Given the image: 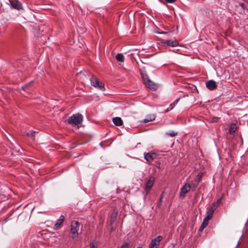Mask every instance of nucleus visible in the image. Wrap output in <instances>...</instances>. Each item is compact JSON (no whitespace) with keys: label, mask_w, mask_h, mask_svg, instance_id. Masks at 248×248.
Masks as SVG:
<instances>
[{"label":"nucleus","mask_w":248,"mask_h":248,"mask_svg":"<svg viewBox=\"0 0 248 248\" xmlns=\"http://www.w3.org/2000/svg\"><path fill=\"white\" fill-rule=\"evenodd\" d=\"M83 120V116L79 113L73 114L67 120L68 124L77 125L82 123Z\"/></svg>","instance_id":"obj_1"},{"label":"nucleus","mask_w":248,"mask_h":248,"mask_svg":"<svg viewBox=\"0 0 248 248\" xmlns=\"http://www.w3.org/2000/svg\"><path fill=\"white\" fill-rule=\"evenodd\" d=\"M79 226L80 224L77 221H73L71 222L70 232L72 234V238L73 240H76L78 236V231L79 229Z\"/></svg>","instance_id":"obj_2"},{"label":"nucleus","mask_w":248,"mask_h":248,"mask_svg":"<svg viewBox=\"0 0 248 248\" xmlns=\"http://www.w3.org/2000/svg\"><path fill=\"white\" fill-rule=\"evenodd\" d=\"M91 85L94 88L98 89L102 91H105V88L104 84L102 82L99 81V79L94 76H92L90 78Z\"/></svg>","instance_id":"obj_3"},{"label":"nucleus","mask_w":248,"mask_h":248,"mask_svg":"<svg viewBox=\"0 0 248 248\" xmlns=\"http://www.w3.org/2000/svg\"><path fill=\"white\" fill-rule=\"evenodd\" d=\"M221 200L222 198L218 199L216 202H214L211 206L207 208L206 214L212 217L215 211L221 203Z\"/></svg>","instance_id":"obj_4"},{"label":"nucleus","mask_w":248,"mask_h":248,"mask_svg":"<svg viewBox=\"0 0 248 248\" xmlns=\"http://www.w3.org/2000/svg\"><path fill=\"white\" fill-rule=\"evenodd\" d=\"M161 43L165 46L175 47L179 45V43L176 39L170 40H163Z\"/></svg>","instance_id":"obj_5"},{"label":"nucleus","mask_w":248,"mask_h":248,"mask_svg":"<svg viewBox=\"0 0 248 248\" xmlns=\"http://www.w3.org/2000/svg\"><path fill=\"white\" fill-rule=\"evenodd\" d=\"M155 182V178L153 177H150L149 179H148L145 184V191H146V194L148 193L151 190L152 187Z\"/></svg>","instance_id":"obj_6"},{"label":"nucleus","mask_w":248,"mask_h":248,"mask_svg":"<svg viewBox=\"0 0 248 248\" xmlns=\"http://www.w3.org/2000/svg\"><path fill=\"white\" fill-rule=\"evenodd\" d=\"M162 239V236L159 235L152 239L149 245V248H157V246L159 245Z\"/></svg>","instance_id":"obj_7"},{"label":"nucleus","mask_w":248,"mask_h":248,"mask_svg":"<svg viewBox=\"0 0 248 248\" xmlns=\"http://www.w3.org/2000/svg\"><path fill=\"white\" fill-rule=\"evenodd\" d=\"M191 188V186L189 184L186 183L180 189V196L183 198L185 197L186 194L190 190Z\"/></svg>","instance_id":"obj_8"},{"label":"nucleus","mask_w":248,"mask_h":248,"mask_svg":"<svg viewBox=\"0 0 248 248\" xmlns=\"http://www.w3.org/2000/svg\"><path fill=\"white\" fill-rule=\"evenodd\" d=\"M11 7L17 10L23 9L22 4L18 0H9Z\"/></svg>","instance_id":"obj_9"},{"label":"nucleus","mask_w":248,"mask_h":248,"mask_svg":"<svg viewBox=\"0 0 248 248\" xmlns=\"http://www.w3.org/2000/svg\"><path fill=\"white\" fill-rule=\"evenodd\" d=\"M156 156V154L153 152L144 153V159L148 162H151L152 161H153L155 158Z\"/></svg>","instance_id":"obj_10"},{"label":"nucleus","mask_w":248,"mask_h":248,"mask_svg":"<svg viewBox=\"0 0 248 248\" xmlns=\"http://www.w3.org/2000/svg\"><path fill=\"white\" fill-rule=\"evenodd\" d=\"M65 219V217L63 215H61L59 218L57 220L56 223L54 224L53 229L57 230L60 229L62 223Z\"/></svg>","instance_id":"obj_11"},{"label":"nucleus","mask_w":248,"mask_h":248,"mask_svg":"<svg viewBox=\"0 0 248 248\" xmlns=\"http://www.w3.org/2000/svg\"><path fill=\"white\" fill-rule=\"evenodd\" d=\"M142 78L143 79L144 83L146 84V85L148 86L149 88H150L152 90H155V85L149 79L147 76H146V78H144V77L142 76Z\"/></svg>","instance_id":"obj_12"},{"label":"nucleus","mask_w":248,"mask_h":248,"mask_svg":"<svg viewBox=\"0 0 248 248\" xmlns=\"http://www.w3.org/2000/svg\"><path fill=\"white\" fill-rule=\"evenodd\" d=\"M206 87L210 90H214L217 87L216 82L213 80H210L208 81L206 83Z\"/></svg>","instance_id":"obj_13"},{"label":"nucleus","mask_w":248,"mask_h":248,"mask_svg":"<svg viewBox=\"0 0 248 248\" xmlns=\"http://www.w3.org/2000/svg\"><path fill=\"white\" fill-rule=\"evenodd\" d=\"M112 121L115 125L117 126H121L123 125V122L120 117H114L112 119Z\"/></svg>","instance_id":"obj_14"},{"label":"nucleus","mask_w":248,"mask_h":248,"mask_svg":"<svg viewBox=\"0 0 248 248\" xmlns=\"http://www.w3.org/2000/svg\"><path fill=\"white\" fill-rule=\"evenodd\" d=\"M155 118V116L154 114H150L146 116V118L144 119L143 122L144 123H148L154 120Z\"/></svg>","instance_id":"obj_15"},{"label":"nucleus","mask_w":248,"mask_h":248,"mask_svg":"<svg viewBox=\"0 0 248 248\" xmlns=\"http://www.w3.org/2000/svg\"><path fill=\"white\" fill-rule=\"evenodd\" d=\"M179 99H180V98H178L176 99L173 103H171L170 105V108H167L165 112H167L169 111V110H171L174 107V106L178 103Z\"/></svg>","instance_id":"obj_16"},{"label":"nucleus","mask_w":248,"mask_h":248,"mask_svg":"<svg viewBox=\"0 0 248 248\" xmlns=\"http://www.w3.org/2000/svg\"><path fill=\"white\" fill-rule=\"evenodd\" d=\"M117 216V211L114 209L113 212L112 213L110 217V222L111 223H113L116 218Z\"/></svg>","instance_id":"obj_17"},{"label":"nucleus","mask_w":248,"mask_h":248,"mask_svg":"<svg viewBox=\"0 0 248 248\" xmlns=\"http://www.w3.org/2000/svg\"><path fill=\"white\" fill-rule=\"evenodd\" d=\"M116 59L118 62H124V57L123 54L118 53L116 55Z\"/></svg>","instance_id":"obj_18"},{"label":"nucleus","mask_w":248,"mask_h":248,"mask_svg":"<svg viewBox=\"0 0 248 248\" xmlns=\"http://www.w3.org/2000/svg\"><path fill=\"white\" fill-rule=\"evenodd\" d=\"M35 134L36 132L35 131H29L27 135L29 137L31 138L33 140H34Z\"/></svg>","instance_id":"obj_19"},{"label":"nucleus","mask_w":248,"mask_h":248,"mask_svg":"<svg viewBox=\"0 0 248 248\" xmlns=\"http://www.w3.org/2000/svg\"><path fill=\"white\" fill-rule=\"evenodd\" d=\"M166 134L168 136L171 137H173L177 134V132H175L174 131H171L167 132L166 133Z\"/></svg>","instance_id":"obj_20"},{"label":"nucleus","mask_w":248,"mask_h":248,"mask_svg":"<svg viewBox=\"0 0 248 248\" xmlns=\"http://www.w3.org/2000/svg\"><path fill=\"white\" fill-rule=\"evenodd\" d=\"M212 217H211L209 215H206V217H205V218L203 219V222H205L206 223H207L208 224V222H209V220L212 218Z\"/></svg>","instance_id":"obj_21"},{"label":"nucleus","mask_w":248,"mask_h":248,"mask_svg":"<svg viewBox=\"0 0 248 248\" xmlns=\"http://www.w3.org/2000/svg\"><path fill=\"white\" fill-rule=\"evenodd\" d=\"M236 127L234 125L231 126L229 130V133L231 134H233L236 131Z\"/></svg>","instance_id":"obj_22"},{"label":"nucleus","mask_w":248,"mask_h":248,"mask_svg":"<svg viewBox=\"0 0 248 248\" xmlns=\"http://www.w3.org/2000/svg\"><path fill=\"white\" fill-rule=\"evenodd\" d=\"M208 224L203 222L201 227L199 228V231L202 232L204 229L207 226Z\"/></svg>","instance_id":"obj_23"},{"label":"nucleus","mask_w":248,"mask_h":248,"mask_svg":"<svg viewBox=\"0 0 248 248\" xmlns=\"http://www.w3.org/2000/svg\"><path fill=\"white\" fill-rule=\"evenodd\" d=\"M129 246V243L128 242L124 243L120 248H128Z\"/></svg>","instance_id":"obj_24"},{"label":"nucleus","mask_w":248,"mask_h":248,"mask_svg":"<svg viewBox=\"0 0 248 248\" xmlns=\"http://www.w3.org/2000/svg\"><path fill=\"white\" fill-rule=\"evenodd\" d=\"M90 248H98L96 245H95L93 242H91L90 244Z\"/></svg>","instance_id":"obj_25"},{"label":"nucleus","mask_w":248,"mask_h":248,"mask_svg":"<svg viewBox=\"0 0 248 248\" xmlns=\"http://www.w3.org/2000/svg\"><path fill=\"white\" fill-rule=\"evenodd\" d=\"M198 184H192L191 186V188L192 189V190L194 191L196 189V188L197 187Z\"/></svg>","instance_id":"obj_26"},{"label":"nucleus","mask_w":248,"mask_h":248,"mask_svg":"<svg viewBox=\"0 0 248 248\" xmlns=\"http://www.w3.org/2000/svg\"><path fill=\"white\" fill-rule=\"evenodd\" d=\"M165 0L167 2L170 3H174V2H175L176 1V0Z\"/></svg>","instance_id":"obj_27"},{"label":"nucleus","mask_w":248,"mask_h":248,"mask_svg":"<svg viewBox=\"0 0 248 248\" xmlns=\"http://www.w3.org/2000/svg\"><path fill=\"white\" fill-rule=\"evenodd\" d=\"M195 181L196 184H198V183H199V181H200V178H196V179H195Z\"/></svg>","instance_id":"obj_28"},{"label":"nucleus","mask_w":248,"mask_h":248,"mask_svg":"<svg viewBox=\"0 0 248 248\" xmlns=\"http://www.w3.org/2000/svg\"><path fill=\"white\" fill-rule=\"evenodd\" d=\"M136 248H142V246L140 245L138 247H137Z\"/></svg>","instance_id":"obj_29"},{"label":"nucleus","mask_w":248,"mask_h":248,"mask_svg":"<svg viewBox=\"0 0 248 248\" xmlns=\"http://www.w3.org/2000/svg\"><path fill=\"white\" fill-rule=\"evenodd\" d=\"M163 193H162V195H161V198H160V202H161V199H162V197H163Z\"/></svg>","instance_id":"obj_30"},{"label":"nucleus","mask_w":248,"mask_h":248,"mask_svg":"<svg viewBox=\"0 0 248 248\" xmlns=\"http://www.w3.org/2000/svg\"><path fill=\"white\" fill-rule=\"evenodd\" d=\"M243 5H244V4H243V3H241V5L242 6H243Z\"/></svg>","instance_id":"obj_31"},{"label":"nucleus","mask_w":248,"mask_h":248,"mask_svg":"<svg viewBox=\"0 0 248 248\" xmlns=\"http://www.w3.org/2000/svg\"><path fill=\"white\" fill-rule=\"evenodd\" d=\"M157 167L158 168H160V166H159V165H158V166H157Z\"/></svg>","instance_id":"obj_32"},{"label":"nucleus","mask_w":248,"mask_h":248,"mask_svg":"<svg viewBox=\"0 0 248 248\" xmlns=\"http://www.w3.org/2000/svg\"><path fill=\"white\" fill-rule=\"evenodd\" d=\"M213 122H217V121L216 120H214V121H213Z\"/></svg>","instance_id":"obj_33"}]
</instances>
